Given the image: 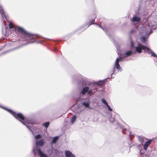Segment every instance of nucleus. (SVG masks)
Returning <instances> with one entry per match:
<instances>
[{"mask_svg":"<svg viewBox=\"0 0 157 157\" xmlns=\"http://www.w3.org/2000/svg\"><path fill=\"white\" fill-rule=\"evenodd\" d=\"M149 26H151V25H150V24H149Z\"/></svg>","mask_w":157,"mask_h":157,"instance_id":"obj_35","label":"nucleus"},{"mask_svg":"<svg viewBox=\"0 0 157 157\" xmlns=\"http://www.w3.org/2000/svg\"><path fill=\"white\" fill-rule=\"evenodd\" d=\"M2 48H0V51L2 50Z\"/></svg>","mask_w":157,"mask_h":157,"instance_id":"obj_34","label":"nucleus"},{"mask_svg":"<svg viewBox=\"0 0 157 157\" xmlns=\"http://www.w3.org/2000/svg\"><path fill=\"white\" fill-rule=\"evenodd\" d=\"M102 102L105 104L106 105L108 104V102L106 101V100L104 99H103L101 100Z\"/></svg>","mask_w":157,"mask_h":157,"instance_id":"obj_27","label":"nucleus"},{"mask_svg":"<svg viewBox=\"0 0 157 157\" xmlns=\"http://www.w3.org/2000/svg\"><path fill=\"white\" fill-rule=\"evenodd\" d=\"M42 137V136L40 134H38L35 136V139L36 140H37L39 139H40Z\"/></svg>","mask_w":157,"mask_h":157,"instance_id":"obj_22","label":"nucleus"},{"mask_svg":"<svg viewBox=\"0 0 157 157\" xmlns=\"http://www.w3.org/2000/svg\"><path fill=\"white\" fill-rule=\"evenodd\" d=\"M38 154L40 157H48V155L43 153L41 151V149L38 148Z\"/></svg>","mask_w":157,"mask_h":157,"instance_id":"obj_15","label":"nucleus"},{"mask_svg":"<svg viewBox=\"0 0 157 157\" xmlns=\"http://www.w3.org/2000/svg\"><path fill=\"white\" fill-rule=\"evenodd\" d=\"M140 28L141 30V31H140V32L143 33H144V34H146V35H147L148 36L149 35L153 32L151 30L148 33L146 31L147 29L143 26H141L140 27Z\"/></svg>","mask_w":157,"mask_h":157,"instance_id":"obj_13","label":"nucleus"},{"mask_svg":"<svg viewBox=\"0 0 157 157\" xmlns=\"http://www.w3.org/2000/svg\"><path fill=\"white\" fill-rule=\"evenodd\" d=\"M15 30L17 32V34L20 37L26 41H28V42L25 44L19 46L13 49L3 52L0 54V56L4 55L12 51L18 49L23 46L30 43L35 42L38 43H40L41 41L43 40V38L40 36L31 34L21 27L17 26L15 28Z\"/></svg>","mask_w":157,"mask_h":157,"instance_id":"obj_1","label":"nucleus"},{"mask_svg":"<svg viewBox=\"0 0 157 157\" xmlns=\"http://www.w3.org/2000/svg\"><path fill=\"white\" fill-rule=\"evenodd\" d=\"M35 121L33 120H28L27 121V123L28 124H35Z\"/></svg>","mask_w":157,"mask_h":157,"instance_id":"obj_24","label":"nucleus"},{"mask_svg":"<svg viewBox=\"0 0 157 157\" xmlns=\"http://www.w3.org/2000/svg\"><path fill=\"white\" fill-rule=\"evenodd\" d=\"M6 31V27H4L2 28V33L3 34H5Z\"/></svg>","mask_w":157,"mask_h":157,"instance_id":"obj_25","label":"nucleus"},{"mask_svg":"<svg viewBox=\"0 0 157 157\" xmlns=\"http://www.w3.org/2000/svg\"><path fill=\"white\" fill-rule=\"evenodd\" d=\"M110 122H111L112 123H113V122H115L114 119L112 118H111L110 119ZM115 122L119 126V127L120 128L122 129V132L124 134L126 133H127L126 132H125L126 131H127L129 133V135H131V132H129L128 130H127L126 129L124 128V126L122 125H120L119 124V122H117V121H115Z\"/></svg>","mask_w":157,"mask_h":157,"instance_id":"obj_9","label":"nucleus"},{"mask_svg":"<svg viewBox=\"0 0 157 157\" xmlns=\"http://www.w3.org/2000/svg\"><path fill=\"white\" fill-rule=\"evenodd\" d=\"M32 152L33 153L34 155L35 156L36 155V153L35 152V147H33V149Z\"/></svg>","mask_w":157,"mask_h":157,"instance_id":"obj_29","label":"nucleus"},{"mask_svg":"<svg viewBox=\"0 0 157 157\" xmlns=\"http://www.w3.org/2000/svg\"><path fill=\"white\" fill-rule=\"evenodd\" d=\"M106 106L109 111H113V109L110 107V106L108 104H107Z\"/></svg>","mask_w":157,"mask_h":157,"instance_id":"obj_30","label":"nucleus"},{"mask_svg":"<svg viewBox=\"0 0 157 157\" xmlns=\"http://www.w3.org/2000/svg\"><path fill=\"white\" fill-rule=\"evenodd\" d=\"M48 153H49V152H50V155H51V153H53V147L52 146V147H51V148H49L48 150Z\"/></svg>","mask_w":157,"mask_h":157,"instance_id":"obj_23","label":"nucleus"},{"mask_svg":"<svg viewBox=\"0 0 157 157\" xmlns=\"http://www.w3.org/2000/svg\"><path fill=\"white\" fill-rule=\"evenodd\" d=\"M151 141L152 140H150L145 142L144 145V150L145 151L146 150L147 148L151 144Z\"/></svg>","mask_w":157,"mask_h":157,"instance_id":"obj_16","label":"nucleus"},{"mask_svg":"<svg viewBox=\"0 0 157 157\" xmlns=\"http://www.w3.org/2000/svg\"><path fill=\"white\" fill-rule=\"evenodd\" d=\"M9 27L10 29H12L13 28V25L12 23L10 22L9 24Z\"/></svg>","mask_w":157,"mask_h":157,"instance_id":"obj_26","label":"nucleus"},{"mask_svg":"<svg viewBox=\"0 0 157 157\" xmlns=\"http://www.w3.org/2000/svg\"><path fill=\"white\" fill-rule=\"evenodd\" d=\"M50 124V122L48 121L45 122L43 123L42 124L44 126L47 128L49 126Z\"/></svg>","mask_w":157,"mask_h":157,"instance_id":"obj_20","label":"nucleus"},{"mask_svg":"<svg viewBox=\"0 0 157 157\" xmlns=\"http://www.w3.org/2000/svg\"><path fill=\"white\" fill-rule=\"evenodd\" d=\"M86 81L85 80V79L82 78V80L80 81L79 83L82 85L83 87V89L80 92V93L82 95H84L87 93L88 95H91L93 93L95 92L98 91V89L96 88V87L94 88H91L90 86H92V85H90L88 84L85 85V83L83 84V82L84 81Z\"/></svg>","mask_w":157,"mask_h":157,"instance_id":"obj_5","label":"nucleus"},{"mask_svg":"<svg viewBox=\"0 0 157 157\" xmlns=\"http://www.w3.org/2000/svg\"><path fill=\"white\" fill-rule=\"evenodd\" d=\"M94 19L92 22L90 21L89 23L87 25V28L91 24H96L99 27H100L101 29H102L104 32L106 33V34L107 35V30L106 28L104 27H102L101 25L97 24V23H95L94 22H93V21H94Z\"/></svg>","mask_w":157,"mask_h":157,"instance_id":"obj_11","label":"nucleus"},{"mask_svg":"<svg viewBox=\"0 0 157 157\" xmlns=\"http://www.w3.org/2000/svg\"><path fill=\"white\" fill-rule=\"evenodd\" d=\"M53 51H57V49H56V48H55L54 49V50H53Z\"/></svg>","mask_w":157,"mask_h":157,"instance_id":"obj_33","label":"nucleus"},{"mask_svg":"<svg viewBox=\"0 0 157 157\" xmlns=\"http://www.w3.org/2000/svg\"><path fill=\"white\" fill-rule=\"evenodd\" d=\"M77 119V117L75 115H74L72 117L71 119V122L72 123H73L76 121Z\"/></svg>","mask_w":157,"mask_h":157,"instance_id":"obj_21","label":"nucleus"},{"mask_svg":"<svg viewBox=\"0 0 157 157\" xmlns=\"http://www.w3.org/2000/svg\"><path fill=\"white\" fill-rule=\"evenodd\" d=\"M0 107L6 110L8 112L11 113L16 119L19 120L24 125H26L27 128H28L31 132L33 134L34 131L33 129L35 127L33 126L28 125L25 124L24 121L25 120V117L21 113H16L3 106H0Z\"/></svg>","mask_w":157,"mask_h":157,"instance_id":"obj_2","label":"nucleus"},{"mask_svg":"<svg viewBox=\"0 0 157 157\" xmlns=\"http://www.w3.org/2000/svg\"><path fill=\"white\" fill-rule=\"evenodd\" d=\"M109 78H107L105 79H104V80H100L99 81H97L96 82H90L88 81H85L83 82V84L85 83V85H86L87 84H88L90 85H92V86H94V87L97 88V86H100L102 85L103 84L105 81H106V79H109Z\"/></svg>","mask_w":157,"mask_h":157,"instance_id":"obj_7","label":"nucleus"},{"mask_svg":"<svg viewBox=\"0 0 157 157\" xmlns=\"http://www.w3.org/2000/svg\"><path fill=\"white\" fill-rule=\"evenodd\" d=\"M82 105L86 108L89 107L90 103L89 101H84L82 103Z\"/></svg>","mask_w":157,"mask_h":157,"instance_id":"obj_17","label":"nucleus"},{"mask_svg":"<svg viewBox=\"0 0 157 157\" xmlns=\"http://www.w3.org/2000/svg\"><path fill=\"white\" fill-rule=\"evenodd\" d=\"M133 53V52H132L131 50L128 51L125 53V56L124 57H120L119 58H117L116 59L115 65L113 67V71L110 73V74H111L110 78H113L114 77H113L112 75H116L117 74V72H116L115 71L116 68L117 69L118 71H122V69L120 67L119 64V63L121 61H124L125 59V57H127L128 56H130Z\"/></svg>","mask_w":157,"mask_h":157,"instance_id":"obj_3","label":"nucleus"},{"mask_svg":"<svg viewBox=\"0 0 157 157\" xmlns=\"http://www.w3.org/2000/svg\"><path fill=\"white\" fill-rule=\"evenodd\" d=\"M136 51L134 52H137L139 53H141L142 52V50H144V52L147 51L149 54H151V56H153L154 57H157V55L154 53L150 48L147 47L146 46H144L142 44H141L140 42L138 43V46L135 47Z\"/></svg>","mask_w":157,"mask_h":157,"instance_id":"obj_6","label":"nucleus"},{"mask_svg":"<svg viewBox=\"0 0 157 157\" xmlns=\"http://www.w3.org/2000/svg\"><path fill=\"white\" fill-rule=\"evenodd\" d=\"M58 136H56L53 138L52 140V142L51 143V144H55L58 140Z\"/></svg>","mask_w":157,"mask_h":157,"instance_id":"obj_18","label":"nucleus"},{"mask_svg":"<svg viewBox=\"0 0 157 157\" xmlns=\"http://www.w3.org/2000/svg\"><path fill=\"white\" fill-rule=\"evenodd\" d=\"M54 151L55 152V153L54 154V155H57L58 152V151L56 149H54Z\"/></svg>","mask_w":157,"mask_h":157,"instance_id":"obj_31","label":"nucleus"},{"mask_svg":"<svg viewBox=\"0 0 157 157\" xmlns=\"http://www.w3.org/2000/svg\"><path fill=\"white\" fill-rule=\"evenodd\" d=\"M134 30H131L130 31V33H134Z\"/></svg>","mask_w":157,"mask_h":157,"instance_id":"obj_32","label":"nucleus"},{"mask_svg":"<svg viewBox=\"0 0 157 157\" xmlns=\"http://www.w3.org/2000/svg\"><path fill=\"white\" fill-rule=\"evenodd\" d=\"M146 9V6L145 3H142L140 5L138 9L135 11L132 21L133 22H140L141 17L144 14Z\"/></svg>","mask_w":157,"mask_h":157,"instance_id":"obj_4","label":"nucleus"},{"mask_svg":"<svg viewBox=\"0 0 157 157\" xmlns=\"http://www.w3.org/2000/svg\"><path fill=\"white\" fill-rule=\"evenodd\" d=\"M44 144V142L43 139H40L38 141H36V149L38 151V148L41 149V148L39 147V146H43Z\"/></svg>","mask_w":157,"mask_h":157,"instance_id":"obj_10","label":"nucleus"},{"mask_svg":"<svg viewBox=\"0 0 157 157\" xmlns=\"http://www.w3.org/2000/svg\"><path fill=\"white\" fill-rule=\"evenodd\" d=\"M137 29L139 31L140 34H142V35L140 38L142 42L143 43H145L147 41V39L148 38V36L147 35H146V34H144V33H143L140 32V31H141V30L140 27H138Z\"/></svg>","mask_w":157,"mask_h":157,"instance_id":"obj_8","label":"nucleus"},{"mask_svg":"<svg viewBox=\"0 0 157 157\" xmlns=\"http://www.w3.org/2000/svg\"><path fill=\"white\" fill-rule=\"evenodd\" d=\"M65 153L66 157H75V155L70 151H66Z\"/></svg>","mask_w":157,"mask_h":157,"instance_id":"obj_14","label":"nucleus"},{"mask_svg":"<svg viewBox=\"0 0 157 157\" xmlns=\"http://www.w3.org/2000/svg\"><path fill=\"white\" fill-rule=\"evenodd\" d=\"M131 46L133 48H134V43L132 39H131Z\"/></svg>","mask_w":157,"mask_h":157,"instance_id":"obj_28","label":"nucleus"},{"mask_svg":"<svg viewBox=\"0 0 157 157\" xmlns=\"http://www.w3.org/2000/svg\"><path fill=\"white\" fill-rule=\"evenodd\" d=\"M0 13L1 16V19L2 20H4V17H5V18L6 19H7V17H6V16L5 15V13L4 11L3 8L2 6L0 5ZM4 21L3 20V22L4 24H5L4 23Z\"/></svg>","mask_w":157,"mask_h":157,"instance_id":"obj_12","label":"nucleus"},{"mask_svg":"<svg viewBox=\"0 0 157 157\" xmlns=\"http://www.w3.org/2000/svg\"><path fill=\"white\" fill-rule=\"evenodd\" d=\"M146 140V138L144 137L141 136L139 137V140L141 144H142L144 142L145 140Z\"/></svg>","mask_w":157,"mask_h":157,"instance_id":"obj_19","label":"nucleus"}]
</instances>
